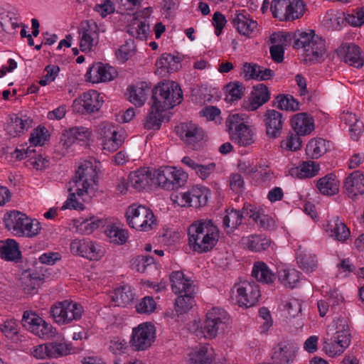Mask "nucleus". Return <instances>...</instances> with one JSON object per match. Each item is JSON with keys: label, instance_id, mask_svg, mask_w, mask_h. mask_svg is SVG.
I'll return each mask as SVG.
<instances>
[{"label": "nucleus", "instance_id": "nucleus-35", "mask_svg": "<svg viewBox=\"0 0 364 364\" xmlns=\"http://www.w3.org/2000/svg\"><path fill=\"white\" fill-rule=\"evenodd\" d=\"M252 276L258 282L264 284H272L276 280V275L263 262L258 261L254 263Z\"/></svg>", "mask_w": 364, "mask_h": 364}, {"label": "nucleus", "instance_id": "nucleus-17", "mask_svg": "<svg viewBox=\"0 0 364 364\" xmlns=\"http://www.w3.org/2000/svg\"><path fill=\"white\" fill-rule=\"evenodd\" d=\"M82 34L80 40V49L83 52L91 50L99 40V28L93 20H87L81 23Z\"/></svg>", "mask_w": 364, "mask_h": 364}, {"label": "nucleus", "instance_id": "nucleus-33", "mask_svg": "<svg viewBox=\"0 0 364 364\" xmlns=\"http://www.w3.org/2000/svg\"><path fill=\"white\" fill-rule=\"evenodd\" d=\"M90 136L88 129L83 127H75L66 130L60 139L63 145L69 147L76 141H85Z\"/></svg>", "mask_w": 364, "mask_h": 364}, {"label": "nucleus", "instance_id": "nucleus-37", "mask_svg": "<svg viewBox=\"0 0 364 364\" xmlns=\"http://www.w3.org/2000/svg\"><path fill=\"white\" fill-rule=\"evenodd\" d=\"M296 261L299 267L306 272H312L317 267L316 255L301 247L296 253Z\"/></svg>", "mask_w": 364, "mask_h": 364}, {"label": "nucleus", "instance_id": "nucleus-15", "mask_svg": "<svg viewBox=\"0 0 364 364\" xmlns=\"http://www.w3.org/2000/svg\"><path fill=\"white\" fill-rule=\"evenodd\" d=\"M297 349L294 343L282 341L274 348L272 358L275 364H291L296 358Z\"/></svg>", "mask_w": 364, "mask_h": 364}, {"label": "nucleus", "instance_id": "nucleus-55", "mask_svg": "<svg viewBox=\"0 0 364 364\" xmlns=\"http://www.w3.org/2000/svg\"><path fill=\"white\" fill-rule=\"evenodd\" d=\"M154 262V257L149 255H138L132 259V265L137 272H144L146 267Z\"/></svg>", "mask_w": 364, "mask_h": 364}, {"label": "nucleus", "instance_id": "nucleus-13", "mask_svg": "<svg viewBox=\"0 0 364 364\" xmlns=\"http://www.w3.org/2000/svg\"><path fill=\"white\" fill-rule=\"evenodd\" d=\"M97 132L104 150L115 151L124 142V136L119 132V128L111 123H101Z\"/></svg>", "mask_w": 364, "mask_h": 364}, {"label": "nucleus", "instance_id": "nucleus-60", "mask_svg": "<svg viewBox=\"0 0 364 364\" xmlns=\"http://www.w3.org/2000/svg\"><path fill=\"white\" fill-rule=\"evenodd\" d=\"M244 77L246 80H259V73L261 71V66L253 63H245L242 67Z\"/></svg>", "mask_w": 364, "mask_h": 364}, {"label": "nucleus", "instance_id": "nucleus-4", "mask_svg": "<svg viewBox=\"0 0 364 364\" xmlns=\"http://www.w3.org/2000/svg\"><path fill=\"white\" fill-rule=\"evenodd\" d=\"M293 47L303 50L304 60L306 63H316L323 59L326 52V41L312 30L298 31L294 34Z\"/></svg>", "mask_w": 364, "mask_h": 364}, {"label": "nucleus", "instance_id": "nucleus-56", "mask_svg": "<svg viewBox=\"0 0 364 364\" xmlns=\"http://www.w3.org/2000/svg\"><path fill=\"white\" fill-rule=\"evenodd\" d=\"M1 331L9 338H13L18 333V324L16 319L8 318L0 325Z\"/></svg>", "mask_w": 364, "mask_h": 364}, {"label": "nucleus", "instance_id": "nucleus-42", "mask_svg": "<svg viewBox=\"0 0 364 364\" xmlns=\"http://www.w3.org/2000/svg\"><path fill=\"white\" fill-rule=\"evenodd\" d=\"M112 301L115 306L125 307L134 299V294L129 286H122L116 289L111 295Z\"/></svg>", "mask_w": 364, "mask_h": 364}, {"label": "nucleus", "instance_id": "nucleus-30", "mask_svg": "<svg viewBox=\"0 0 364 364\" xmlns=\"http://www.w3.org/2000/svg\"><path fill=\"white\" fill-rule=\"evenodd\" d=\"M319 164L314 161H303L299 166L291 167L289 173L296 178H306L315 176L319 171Z\"/></svg>", "mask_w": 364, "mask_h": 364}, {"label": "nucleus", "instance_id": "nucleus-61", "mask_svg": "<svg viewBox=\"0 0 364 364\" xmlns=\"http://www.w3.org/2000/svg\"><path fill=\"white\" fill-rule=\"evenodd\" d=\"M343 348L337 342L333 341V336L330 338H325L323 350L331 357L341 354L343 352Z\"/></svg>", "mask_w": 364, "mask_h": 364}, {"label": "nucleus", "instance_id": "nucleus-44", "mask_svg": "<svg viewBox=\"0 0 364 364\" xmlns=\"http://www.w3.org/2000/svg\"><path fill=\"white\" fill-rule=\"evenodd\" d=\"M299 279L300 273L294 269H282L278 272V279L286 287L295 288Z\"/></svg>", "mask_w": 364, "mask_h": 364}, {"label": "nucleus", "instance_id": "nucleus-59", "mask_svg": "<svg viewBox=\"0 0 364 364\" xmlns=\"http://www.w3.org/2000/svg\"><path fill=\"white\" fill-rule=\"evenodd\" d=\"M134 49V41L130 39L127 41L124 45L120 46V48L116 51L115 55L118 60H120L122 62H125L133 53Z\"/></svg>", "mask_w": 364, "mask_h": 364}, {"label": "nucleus", "instance_id": "nucleus-16", "mask_svg": "<svg viewBox=\"0 0 364 364\" xmlns=\"http://www.w3.org/2000/svg\"><path fill=\"white\" fill-rule=\"evenodd\" d=\"M263 117L267 135L272 139L279 137L285 120L283 114L275 109H267Z\"/></svg>", "mask_w": 364, "mask_h": 364}, {"label": "nucleus", "instance_id": "nucleus-18", "mask_svg": "<svg viewBox=\"0 0 364 364\" xmlns=\"http://www.w3.org/2000/svg\"><path fill=\"white\" fill-rule=\"evenodd\" d=\"M117 75L114 68L102 63L93 64L86 73V77L89 82L98 83L114 80Z\"/></svg>", "mask_w": 364, "mask_h": 364}, {"label": "nucleus", "instance_id": "nucleus-39", "mask_svg": "<svg viewBox=\"0 0 364 364\" xmlns=\"http://www.w3.org/2000/svg\"><path fill=\"white\" fill-rule=\"evenodd\" d=\"M128 91L129 101L134 105L141 107L144 104L146 97L151 91V87L145 82H141L136 86L129 87Z\"/></svg>", "mask_w": 364, "mask_h": 364}, {"label": "nucleus", "instance_id": "nucleus-52", "mask_svg": "<svg viewBox=\"0 0 364 364\" xmlns=\"http://www.w3.org/2000/svg\"><path fill=\"white\" fill-rule=\"evenodd\" d=\"M301 135L295 133H289L287 138L281 141V147L284 149L295 151L302 146Z\"/></svg>", "mask_w": 364, "mask_h": 364}, {"label": "nucleus", "instance_id": "nucleus-25", "mask_svg": "<svg viewBox=\"0 0 364 364\" xmlns=\"http://www.w3.org/2000/svg\"><path fill=\"white\" fill-rule=\"evenodd\" d=\"M291 126L297 134L306 136L315 129L314 118L306 112L294 114L291 119Z\"/></svg>", "mask_w": 364, "mask_h": 364}, {"label": "nucleus", "instance_id": "nucleus-24", "mask_svg": "<svg viewBox=\"0 0 364 364\" xmlns=\"http://www.w3.org/2000/svg\"><path fill=\"white\" fill-rule=\"evenodd\" d=\"M343 189L348 196L355 200L357 196L364 194V175L360 171L352 172L344 182Z\"/></svg>", "mask_w": 364, "mask_h": 364}, {"label": "nucleus", "instance_id": "nucleus-9", "mask_svg": "<svg viewBox=\"0 0 364 364\" xmlns=\"http://www.w3.org/2000/svg\"><path fill=\"white\" fill-rule=\"evenodd\" d=\"M304 6L302 0H272L270 11L279 21H292L303 15Z\"/></svg>", "mask_w": 364, "mask_h": 364}, {"label": "nucleus", "instance_id": "nucleus-40", "mask_svg": "<svg viewBox=\"0 0 364 364\" xmlns=\"http://www.w3.org/2000/svg\"><path fill=\"white\" fill-rule=\"evenodd\" d=\"M329 148V142L322 138L311 139L306 145V154L311 159H318Z\"/></svg>", "mask_w": 364, "mask_h": 364}, {"label": "nucleus", "instance_id": "nucleus-12", "mask_svg": "<svg viewBox=\"0 0 364 364\" xmlns=\"http://www.w3.org/2000/svg\"><path fill=\"white\" fill-rule=\"evenodd\" d=\"M235 292L239 306L247 308L255 306L260 297L259 286L255 282L244 281L235 284L232 289V294Z\"/></svg>", "mask_w": 364, "mask_h": 364}, {"label": "nucleus", "instance_id": "nucleus-20", "mask_svg": "<svg viewBox=\"0 0 364 364\" xmlns=\"http://www.w3.org/2000/svg\"><path fill=\"white\" fill-rule=\"evenodd\" d=\"M177 132L181 138L193 149L198 148V142L202 141L204 137L203 131L191 122L181 124L180 127H178Z\"/></svg>", "mask_w": 364, "mask_h": 364}, {"label": "nucleus", "instance_id": "nucleus-53", "mask_svg": "<svg viewBox=\"0 0 364 364\" xmlns=\"http://www.w3.org/2000/svg\"><path fill=\"white\" fill-rule=\"evenodd\" d=\"M277 107L280 109L296 111L299 109V103L291 95H278Z\"/></svg>", "mask_w": 364, "mask_h": 364}, {"label": "nucleus", "instance_id": "nucleus-23", "mask_svg": "<svg viewBox=\"0 0 364 364\" xmlns=\"http://www.w3.org/2000/svg\"><path fill=\"white\" fill-rule=\"evenodd\" d=\"M337 52L343 61L351 66L360 68L364 64V57L361 55L360 48L355 44H343Z\"/></svg>", "mask_w": 364, "mask_h": 364}, {"label": "nucleus", "instance_id": "nucleus-63", "mask_svg": "<svg viewBox=\"0 0 364 364\" xmlns=\"http://www.w3.org/2000/svg\"><path fill=\"white\" fill-rule=\"evenodd\" d=\"M69 196L62 207V209H75L83 210L84 205L82 202L78 201L76 198L77 196L75 191H68Z\"/></svg>", "mask_w": 364, "mask_h": 364}, {"label": "nucleus", "instance_id": "nucleus-8", "mask_svg": "<svg viewBox=\"0 0 364 364\" xmlns=\"http://www.w3.org/2000/svg\"><path fill=\"white\" fill-rule=\"evenodd\" d=\"M153 176L154 184L168 191L183 186L188 178L186 173L172 166L160 167L154 171Z\"/></svg>", "mask_w": 364, "mask_h": 364}, {"label": "nucleus", "instance_id": "nucleus-29", "mask_svg": "<svg viewBox=\"0 0 364 364\" xmlns=\"http://www.w3.org/2000/svg\"><path fill=\"white\" fill-rule=\"evenodd\" d=\"M270 93L268 87L264 84H259L253 87V90L250 97V103L247 109L250 111H255L259 107L269 101Z\"/></svg>", "mask_w": 364, "mask_h": 364}, {"label": "nucleus", "instance_id": "nucleus-27", "mask_svg": "<svg viewBox=\"0 0 364 364\" xmlns=\"http://www.w3.org/2000/svg\"><path fill=\"white\" fill-rule=\"evenodd\" d=\"M171 289L174 294H182L183 293L193 292L196 290V287L193 282L185 277L181 271H174L169 277Z\"/></svg>", "mask_w": 364, "mask_h": 364}, {"label": "nucleus", "instance_id": "nucleus-38", "mask_svg": "<svg viewBox=\"0 0 364 364\" xmlns=\"http://www.w3.org/2000/svg\"><path fill=\"white\" fill-rule=\"evenodd\" d=\"M0 256L6 261L18 262L21 257L18 244L14 240H6L0 245Z\"/></svg>", "mask_w": 364, "mask_h": 364}, {"label": "nucleus", "instance_id": "nucleus-2", "mask_svg": "<svg viewBox=\"0 0 364 364\" xmlns=\"http://www.w3.org/2000/svg\"><path fill=\"white\" fill-rule=\"evenodd\" d=\"M188 243L196 252L202 253L211 250L219 239V230L211 220H198L188 228Z\"/></svg>", "mask_w": 364, "mask_h": 364}, {"label": "nucleus", "instance_id": "nucleus-28", "mask_svg": "<svg viewBox=\"0 0 364 364\" xmlns=\"http://www.w3.org/2000/svg\"><path fill=\"white\" fill-rule=\"evenodd\" d=\"M231 19L238 33L246 36H249L257 26V21L250 18L245 11H236L231 15Z\"/></svg>", "mask_w": 364, "mask_h": 364}, {"label": "nucleus", "instance_id": "nucleus-64", "mask_svg": "<svg viewBox=\"0 0 364 364\" xmlns=\"http://www.w3.org/2000/svg\"><path fill=\"white\" fill-rule=\"evenodd\" d=\"M215 170V164L212 162L208 164H198L195 173L202 180H205L210 176Z\"/></svg>", "mask_w": 364, "mask_h": 364}, {"label": "nucleus", "instance_id": "nucleus-47", "mask_svg": "<svg viewBox=\"0 0 364 364\" xmlns=\"http://www.w3.org/2000/svg\"><path fill=\"white\" fill-rule=\"evenodd\" d=\"M48 358H59L70 353L71 345L65 342L53 341L48 343Z\"/></svg>", "mask_w": 364, "mask_h": 364}, {"label": "nucleus", "instance_id": "nucleus-58", "mask_svg": "<svg viewBox=\"0 0 364 364\" xmlns=\"http://www.w3.org/2000/svg\"><path fill=\"white\" fill-rule=\"evenodd\" d=\"M45 71L46 74L38 82L41 86H46L54 81L60 72V68L55 65H48L45 68Z\"/></svg>", "mask_w": 364, "mask_h": 364}, {"label": "nucleus", "instance_id": "nucleus-26", "mask_svg": "<svg viewBox=\"0 0 364 364\" xmlns=\"http://www.w3.org/2000/svg\"><path fill=\"white\" fill-rule=\"evenodd\" d=\"M149 168H141L129 175L128 184L137 191H141L152 183L154 176Z\"/></svg>", "mask_w": 364, "mask_h": 364}, {"label": "nucleus", "instance_id": "nucleus-51", "mask_svg": "<svg viewBox=\"0 0 364 364\" xmlns=\"http://www.w3.org/2000/svg\"><path fill=\"white\" fill-rule=\"evenodd\" d=\"M105 232L107 237L110 238L111 242L116 244H123L126 242L128 238L127 231L115 225L108 226Z\"/></svg>", "mask_w": 364, "mask_h": 364}, {"label": "nucleus", "instance_id": "nucleus-6", "mask_svg": "<svg viewBox=\"0 0 364 364\" xmlns=\"http://www.w3.org/2000/svg\"><path fill=\"white\" fill-rule=\"evenodd\" d=\"M245 114H233L226 119L225 125L231 140L240 146H247L254 142V133L245 124Z\"/></svg>", "mask_w": 364, "mask_h": 364}, {"label": "nucleus", "instance_id": "nucleus-7", "mask_svg": "<svg viewBox=\"0 0 364 364\" xmlns=\"http://www.w3.org/2000/svg\"><path fill=\"white\" fill-rule=\"evenodd\" d=\"M125 215L129 226L139 231H149L156 225V219L153 212L144 205H130Z\"/></svg>", "mask_w": 364, "mask_h": 364}, {"label": "nucleus", "instance_id": "nucleus-22", "mask_svg": "<svg viewBox=\"0 0 364 364\" xmlns=\"http://www.w3.org/2000/svg\"><path fill=\"white\" fill-rule=\"evenodd\" d=\"M70 251L90 260H97L101 257L100 250L88 239L73 240L70 243Z\"/></svg>", "mask_w": 364, "mask_h": 364}, {"label": "nucleus", "instance_id": "nucleus-49", "mask_svg": "<svg viewBox=\"0 0 364 364\" xmlns=\"http://www.w3.org/2000/svg\"><path fill=\"white\" fill-rule=\"evenodd\" d=\"M64 301L56 302L50 309V314L54 321L60 325L68 324V315L66 314Z\"/></svg>", "mask_w": 364, "mask_h": 364}, {"label": "nucleus", "instance_id": "nucleus-50", "mask_svg": "<svg viewBox=\"0 0 364 364\" xmlns=\"http://www.w3.org/2000/svg\"><path fill=\"white\" fill-rule=\"evenodd\" d=\"M179 62V59L169 53H164L156 62V66L158 69L166 70L167 73L172 72L174 66Z\"/></svg>", "mask_w": 364, "mask_h": 364}, {"label": "nucleus", "instance_id": "nucleus-34", "mask_svg": "<svg viewBox=\"0 0 364 364\" xmlns=\"http://www.w3.org/2000/svg\"><path fill=\"white\" fill-rule=\"evenodd\" d=\"M316 187L321 194L332 196L338 193L339 182L334 174L329 173L318 180Z\"/></svg>", "mask_w": 364, "mask_h": 364}, {"label": "nucleus", "instance_id": "nucleus-5", "mask_svg": "<svg viewBox=\"0 0 364 364\" xmlns=\"http://www.w3.org/2000/svg\"><path fill=\"white\" fill-rule=\"evenodd\" d=\"M4 222L8 230H12L19 237H33L38 235L41 230L38 220L17 210L6 213L4 217Z\"/></svg>", "mask_w": 364, "mask_h": 364}, {"label": "nucleus", "instance_id": "nucleus-1", "mask_svg": "<svg viewBox=\"0 0 364 364\" xmlns=\"http://www.w3.org/2000/svg\"><path fill=\"white\" fill-rule=\"evenodd\" d=\"M153 103L144 121L146 129H159L163 121L162 112L181 102L183 92L178 84L173 81L159 83L152 90Z\"/></svg>", "mask_w": 364, "mask_h": 364}, {"label": "nucleus", "instance_id": "nucleus-62", "mask_svg": "<svg viewBox=\"0 0 364 364\" xmlns=\"http://www.w3.org/2000/svg\"><path fill=\"white\" fill-rule=\"evenodd\" d=\"M333 341L339 343L343 348H347L350 344V334L348 329V327H342V329L337 330L336 333L332 336Z\"/></svg>", "mask_w": 364, "mask_h": 364}, {"label": "nucleus", "instance_id": "nucleus-36", "mask_svg": "<svg viewBox=\"0 0 364 364\" xmlns=\"http://www.w3.org/2000/svg\"><path fill=\"white\" fill-rule=\"evenodd\" d=\"M242 243L251 251L261 252L269 247L270 240L262 235H252L243 237L242 238Z\"/></svg>", "mask_w": 364, "mask_h": 364}, {"label": "nucleus", "instance_id": "nucleus-31", "mask_svg": "<svg viewBox=\"0 0 364 364\" xmlns=\"http://www.w3.org/2000/svg\"><path fill=\"white\" fill-rule=\"evenodd\" d=\"M243 213L246 216L252 218V220L263 229H269L274 225V222L272 218L267 215L260 213L253 205L245 203Z\"/></svg>", "mask_w": 364, "mask_h": 364}, {"label": "nucleus", "instance_id": "nucleus-46", "mask_svg": "<svg viewBox=\"0 0 364 364\" xmlns=\"http://www.w3.org/2000/svg\"><path fill=\"white\" fill-rule=\"evenodd\" d=\"M196 291L193 292H186L180 296L176 299L175 309L178 314H183L191 309L194 304V295Z\"/></svg>", "mask_w": 364, "mask_h": 364}, {"label": "nucleus", "instance_id": "nucleus-19", "mask_svg": "<svg viewBox=\"0 0 364 364\" xmlns=\"http://www.w3.org/2000/svg\"><path fill=\"white\" fill-rule=\"evenodd\" d=\"M103 103L102 97L95 90L85 92L78 99L74 100L73 107L77 112H80L82 107L87 113H92L98 111Z\"/></svg>", "mask_w": 364, "mask_h": 364}, {"label": "nucleus", "instance_id": "nucleus-10", "mask_svg": "<svg viewBox=\"0 0 364 364\" xmlns=\"http://www.w3.org/2000/svg\"><path fill=\"white\" fill-rule=\"evenodd\" d=\"M230 316L226 311L218 307H213L206 313V318L203 330L205 336L210 338H215L228 328Z\"/></svg>", "mask_w": 364, "mask_h": 364}, {"label": "nucleus", "instance_id": "nucleus-3", "mask_svg": "<svg viewBox=\"0 0 364 364\" xmlns=\"http://www.w3.org/2000/svg\"><path fill=\"white\" fill-rule=\"evenodd\" d=\"M96 162L85 161L80 164L71 181L68 183V191H75L77 197L85 200V196L90 197L97 189L98 173Z\"/></svg>", "mask_w": 364, "mask_h": 364}, {"label": "nucleus", "instance_id": "nucleus-57", "mask_svg": "<svg viewBox=\"0 0 364 364\" xmlns=\"http://www.w3.org/2000/svg\"><path fill=\"white\" fill-rule=\"evenodd\" d=\"M245 90L244 86L239 82L230 83L226 86L227 97L230 101L240 99Z\"/></svg>", "mask_w": 364, "mask_h": 364}, {"label": "nucleus", "instance_id": "nucleus-21", "mask_svg": "<svg viewBox=\"0 0 364 364\" xmlns=\"http://www.w3.org/2000/svg\"><path fill=\"white\" fill-rule=\"evenodd\" d=\"M209 190L204 187L193 186L188 191L181 194L183 206L188 205L195 208L205 206L208 200Z\"/></svg>", "mask_w": 364, "mask_h": 364}, {"label": "nucleus", "instance_id": "nucleus-11", "mask_svg": "<svg viewBox=\"0 0 364 364\" xmlns=\"http://www.w3.org/2000/svg\"><path fill=\"white\" fill-rule=\"evenodd\" d=\"M21 324L26 329L43 339H51L58 334L56 329L50 323L31 311H24Z\"/></svg>", "mask_w": 364, "mask_h": 364}, {"label": "nucleus", "instance_id": "nucleus-54", "mask_svg": "<svg viewBox=\"0 0 364 364\" xmlns=\"http://www.w3.org/2000/svg\"><path fill=\"white\" fill-rule=\"evenodd\" d=\"M156 308V303L151 296L144 297L136 305V309L139 314H150L153 313Z\"/></svg>", "mask_w": 364, "mask_h": 364}, {"label": "nucleus", "instance_id": "nucleus-14", "mask_svg": "<svg viewBox=\"0 0 364 364\" xmlns=\"http://www.w3.org/2000/svg\"><path fill=\"white\" fill-rule=\"evenodd\" d=\"M155 338L154 326L143 323L132 330L130 345L135 350H144L149 348Z\"/></svg>", "mask_w": 364, "mask_h": 364}, {"label": "nucleus", "instance_id": "nucleus-45", "mask_svg": "<svg viewBox=\"0 0 364 364\" xmlns=\"http://www.w3.org/2000/svg\"><path fill=\"white\" fill-rule=\"evenodd\" d=\"M245 215L243 213L235 209H231L230 210H226V215L224 216L223 220V226L225 228H229L231 231L237 229L239 225L242 224V218Z\"/></svg>", "mask_w": 364, "mask_h": 364}, {"label": "nucleus", "instance_id": "nucleus-43", "mask_svg": "<svg viewBox=\"0 0 364 364\" xmlns=\"http://www.w3.org/2000/svg\"><path fill=\"white\" fill-rule=\"evenodd\" d=\"M213 353L207 346H201L189 353V364H213Z\"/></svg>", "mask_w": 364, "mask_h": 364}, {"label": "nucleus", "instance_id": "nucleus-41", "mask_svg": "<svg viewBox=\"0 0 364 364\" xmlns=\"http://www.w3.org/2000/svg\"><path fill=\"white\" fill-rule=\"evenodd\" d=\"M32 122L29 117L25 116V119H22L14 115L11 117V121L7 125V132L11 136L15 137L31 127Z\"/></svg>", "mask_w": 364, "mask_h": 364}, {"label": "nucleus", "instance_id": "nucleus-48", "mask_svg": "<svg viewBox=\"0 0 364 364\" xmlns=\"http://www.w3.org/2000/svg\"><path fill=\"white\" fill-rule=\"evenodd\" d=\"M64 305L65 307V313L68 315V323H71L73 321L79 320L83 313V308L82 305L78 303L72 301H64Z\"/></svg>", "mask_w": 364, "mask_h": 364}, {"label": "nucleus", "instance_id": "nucleus-32", "mask_svg": "<svg viewBox=\"0 0 364 364\" xmlns=\"http://www.w3.org/2000/svg\"><path fill=\"white\" fill-rule=\"evenodd\" d=\"M326 232L331 237L340 242L346 241L350 234L349 229L338 217H335L328 223Z\"/></svg>", "mask_w": 364, "mask_h": 364}]
</instances>
